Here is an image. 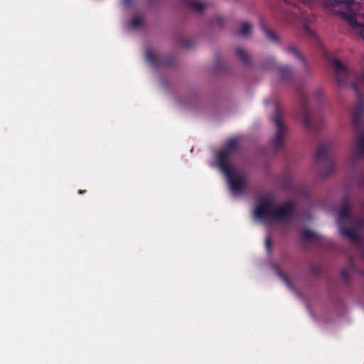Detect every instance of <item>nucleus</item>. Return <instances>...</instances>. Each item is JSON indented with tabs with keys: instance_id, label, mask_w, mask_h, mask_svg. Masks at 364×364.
<instances>
[{
	"instance_id": "13",
	"label": "nucleus",
	"mask_w": 364,
	"mask_h": 364,
	"mask_svg": "<svg viewBox=\"0 0 364 364\" xmlns=\"http://www.w3.org/2000/svg\"><path fill=\"white\" fill-rule=\"evenodd\" d=\"M236 54L237 58L240 59L242 63L246 64L249 63V55L245 50L241 48H237L236 49Z\"/></svg>"
},
{
	"instance_id": "1",
	"label": "nucleus",
	"mask_w": 364,
	"mask_h": 364,
	"mask_svg": "<svg viewBox=\"0 0 364 364\" xmlns=\"http://www.w3.org/2000/svg\"><path fill=\"white\" fill-rule=\"evenodd\" d=\"M294 214V205L291 202L279 205L277 198L273 195L261 198L255 209V217L267 225L289 223Z\"/></svg>"
},
{
	"instance_id": "11",
	"label": "nucleus",
	"mask_w": 364,
	"mask_h": 364,
	"mask_svg": "<svg viewBox=\"0 0 364 364\" xmlns=\"http://www.w3.org/2000/svg\"><path fill=\"white\" fill-rule=\"evenodd\" d=\"M364 111V105L362 103H359L356 107H355L351 112V120L353 123H356L358 120L359 117Z\"/></svg>"
},
{
	"instance_id": "14",
	"label": "nucleus",
	"mask_w": 364,
	"mask_h": 364,
	"mask_svg": "<svg viewBox=\"0 0 364 364\" xmlns=\"http://www.w3.org/2000/svg\"><path fill=\"white\" fill-rule=\"evenodd\" d=\"M277 69L279 75L282 79L287 78L291 73V70L288 67H278Z\"/></svg>"
},
{
	"instance_id": "5",
	"label": "nucleus",
	"mask_w": 364,
	"mask_h": 364,
	"mask_svg": "<svg viewBox=\"0 0 364 364\" xmlns=\"http://www.w3.org/2000/svg\"><path fill=\"white\" fill-rule=\"evenodd\" d=\"M272 121L276 127V134L272 141V144L275 149H277L283 145L287 128L284 122L282 119L281 113L279 110L276 111L272 117Z\"/></svg>"
},
{
	"instance_id": "4",
	"label": "nucleus",
	"mask_w": 364,
	"mask_h": 364,
	"mask_svg": "<svg viewBox=\"0 0 364 364\" xmlns=\"http://www.w3.org/2000/svg\"><path fill=\"white\" fill-rule=\"evenodd\" d=\"M350 212L351 209L348 205H345L341 208L338 219L340 232L352 242H357L360 239L358 230L363 226L364 223L363 220L354 222Z\"/></svg>"
},
{
	"instance_id": "23",
	"label": "nucleus",
	"mask_w": 364,
	"mask_h": 364,
	"mask_svg": "<svg viewBox=\"0 0 364 364\" xmlns=\"http://www.w3.org/2000/svg\"><path fill=\"white\" fill-rule=\"evenodd\" d=\"M341 275H342V277H343L345 279H348V275H347V274H346L344 271H342V272H341Z\"/></svg>"
},
{
	"instance_id": "10",
	"label": "nucleus",
	"mask_w": 364,
	"mask_h": 364,
	"mask_svg": "<svg viewBox=\"0 0 364 364\" xmlns=\"http://www.w3.org/2000/svg\"><path fill=\"white\" fill-rule=\"evenodd\" d=\"M330 146L327 145H321L318 147L316 152V157L321 160L323 159H325L328 156L329 152H330Z\"/></svg>"
},
{
	"instance_id": "3",
	"label": "nucleus",
	"mask_w": 364,
	"mask_h": 364,
	"mask_svg": "<svg viewBox=\"0 0 364 364\" xmlns=\"http://www.w3.org/2000/svg\"><path fill=\"white\" fill-rule=\"evenodd\" d=\"M323 4L329 11L347 20L360 33L364 32V24L358 22L357 14L353 9L354 0H323Z\"/></svg>"
},
{
	"instance_id": "19",
	"label": "nucleus",
	"mask_w": 364,
	"mask_h": 364,
	"mask_svg": "<svg viewBox=\"0 0 364 364\" xmlns=\"http://www.w3.org/2000/svg\"><path fill=\"white\" fill-rule=\"evenodd\" d=\"M265 246L267 250L269 251L271 247V240L269 237H267L265 240Z\"/></svg>"
},
{
	"instance_id": "15",
	"label": "nucleus",
	"mask_w": 364,
	"mask_h": 364,
	"mask_svg": "<svg viewBox=\"0 0 364 364\" xmlns=\"http://www.w3.org/2000/svg\"><path fill=\"white\" fill-rule=\"evenodd\" d=\"M188 4L191 6V8L197 11H200L204 8V5L203 4L195 0L189 1Z\"/></svg>"
},
{
	"instance_id": "7",
	"label": "nucleus",
	"mask_w": 364,
	"mask_h": 364,
	"mask_svg": "<svg viewBox=\"0 0 364 364\" xmlns=\"http://www.w3.org/2000/svg\"><path fill=\"white\" fill-rule=\"evenodd\" d=\"M353 159L364 156V133L359 136L350 150Z\"/></svg>"
},
{
	"instance_id": "12",
	"label": "nucleus",
	"mask_w": 364,
	"mask_h": 364,
	"mask_svg": "<svg viewBox=\"0 0 364 364\" xmlns=\"http://www.w3.org/2000/svg\"><path fill=\"white\" fill-rule=\"evenodd\" d=\"M251 31V25L249 23H243L240 28L236 32V34L241 36H247Z\"/></svg>"
},
{
	"instance_id": "17",
	"label": "nucleus",
	"mask_w": 364,
	"mask_h": 364,
	"mask_svg": "<svg viewBox=\"0 0 364 364\" xmlns=\"http://www.w3.org/2000/svg\"><path fill=\"white\" fill-rule=\"evenodd\" d=\"M287 51L293 55H294L295 56H297L299 58H301L300 54L299 53L296 47L294 46H290L289 48H288L287 49Z\"/></svg>"
},
{
	"instance_id": "24",
	"label": "nucleus",
	"mask_w": 364,
	"mask_h": 364,
	"mask_svg": "<svg viewBox=\"0 0 364 364\" xmlns=\"http://www.w3.org/2000/svg\"><path fill=\"white\" fill-rule=\"evenodd\" d=\"M129 0H124V4H128Z\"/></svg>"
},
{
	"instance_id": "22",
	"label": "nucleus",
	"mask_w": 364,
	"mask_h": 364,
	"mask_svg": "<svg viewBox=\"0 0 364 364\" xmlns=\"http://www.w3.org/2000/svg\"><path fill=\"white\" fill-rule=\"evenodd\" d=\"M333 169H334L333 166L331 165V166H330V169H329V171L327 172V173H330V172H331V171H333ZM321 174H322L323 176H325V175L326 174V173H321Z\"/></svg>"
},
{
	"instance_id": "18",
	"label": "nucleus",
	"mask_w": 364,
	"mask_h": 364,
	"mask_svg": "<svg viewBox=\"0 0 364 364\" xmlns=\"http://www.w3.org/2000/svg\"><path fill=\"white\" fill-rule=\"evenodd\" d=\"M141 22V18L139 17H136L132 20V25L133 26H137L140 25Z\"/></svg>"
},
{
	"instance_id": "8",
	"label": "nucleus",
	"mask_w": 364,
	"mask_h": 364,
	"mask_svg": "<svg viewBox=\"0 0 364 364\" xmlns=\"http://www.w3.org/2000/svg\"><path fill=\"white\" fill-rule=\"evenodd\" d=\"M353 76L354 82L352 87L356 92H358V90L364 89V70L358 73L353 74Z\"/></svg>"
},
{
	"instance_id": "21",
	"label": "nucleus",
	"mask_w": 364,
	"mask_h": 364,
	"mask_svg": "<svg viewBox=\"0 0 364 364\" xmlns=\"http://www.w3.org/2000/svg\"><path fill=\"white\" fill-rule=\"evenodd\" d=\"M146 58L148 60H152V54L151 52L146 53Z\"/></svg>"
},
{
	"instance_id": "16",
	"label": "nucleus",
	"mask_w": 364,
	"mask_h": 364,
	"mask_svg": "<svg viewBox=\"0 0 364 364\" xmlns=\"http://www.w3.org/2000/svg\"><path fill=\"white\" fill-rule=\"evenodd\" d=\"M302 237L305 240H313L316 238V235L311 230H306L302 233Z\"/></svg>"
},
{
	"instance_id": "20",
	"label": "nucleus",
	"mask_w": 364,
	"mask_h": 364,
	"mask_svg": "<svg viewBox=\"0 0 364 364\" xmlns=\"http://www.w3.org/2000/svg\"><path fill=\"white\" fill-rule=\"evenodd\" d=\"M266 34H267V37L269 39H271V40H274L275 39L274 33L273 32H272V31H267Z\"/></svg>"
},
{
	"instance_id": "2",
	"label": "nucleus",
	"mask_w": 364,
	"mask_h": 364,
	"mask_svg": "<svg viewBox=\"0 0 364 364\" xmlns=\"http://www.w3.org/2000/svg\"><path fill=\"white\" fill-rule=\"evenodd\" d=\"M237 140L230 139L226 146L217 155L219 166L223 173L227 176L231 191L235 194L242 193L246 186V177L242 173H238L232 170L229 164V159L236 150Z\"/></svg>"
},
{
	"instance_id": "6",
	"label": "nucleus",
	"mask_w": 364,
	"mask_h": 364,
	"mask_svg": "<svg viewBox=\"0 0 364 364\" xmlns=\"http://www.w3.org/2000/svg\"><path fill=\"white\" fill-rule=\"evenodd\" d=\"M329 64L333 68L336 79L340 85L345 84L347 80L353 75L348 68L336 58H331Z\"/></svg>"
},
{
	"instance_id": "9",
	"label": "nucleus",
	"mask_w": 364,
	"mask_h": 364,
	"mask_svg": "<svg viewBox=\"0 0 364 364\" xmlns=\"http://www.w3.org/2000/svg\"><path fill=\"white\" fill-rule=\"evenodd\" d=\"M299 118L302 121L304 125L306 127H310L311 118L310 110L308 107H303L301 109L300 114H299Z\"/></svg>"
}]
</instances>
